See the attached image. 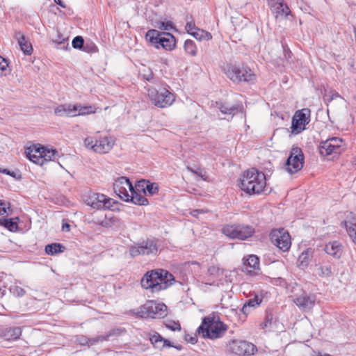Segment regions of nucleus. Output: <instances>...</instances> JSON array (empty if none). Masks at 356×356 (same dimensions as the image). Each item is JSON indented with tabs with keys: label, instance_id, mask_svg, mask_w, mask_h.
<instances>
[{
	"label": "nucleus",
	"instance_id": "0eeeda50",
	"mask_svg": "<svg viewBox=\"0 0 356 356\" xmlns=\"http://www.w3.org/2000/svg\"><path fill=\"white\" fill-rule=\"evenodd\" d=\"M137 314L145 318H162L168 314L167 306L162 302L149 300L138 308Z\"/></svg>",
	"mask_w": 356,
	"mask_h": 356
},
{
	"label": "nucleus",
	"instance_id": "c85d7f7f",
	"mask_svg": "<svg viewBox=\"0 0 356 356\" xmlns=\"http://www.w3.org/2000/svg\"><path fill=\"white\" fill-rule=\"evenodd\" d=\"M19 219L18 217L14 218H0V226L8 229L10 232H16L18 229V222Z\"/></svg>",
	"mask_w": 356,
	"mask_h": 356
},
{
	"label": "nucleus",
	"instance_id": "f704fd0d",
	"mask_svg": "<svg viewBox=\"0 0 356 356\" xmlns=\"http://www.w3.org/2000/svg\"><path fill=\"white\" fill-rule=\"evenodd\" d=\"M191 35L199 40H204L208 41L212 38V35L209 32L200 29H197L195 31L191 33Z\"/></svg>",
	"mask_w": 356,
	"mask_h": 356
},
{
	"label": "nucleus",
	"instance_id": "58836bf2",
	"mask_svg": "<svg viewBox=\"0 0 356 356\" xmlns=\"http://www.w3.org/2000/svg\"><path fill=\"white\" fill-rule=\"evenodd\" d=\"M165 327L172 331H180L181 327L178 321H167L165 323Z\"/></svg>",
	"mask_w": 356,
	"mask_h": 356
},
{
	"label": "nucleus",
	"instance_id": "7ed1b4c3",
	"mask_svg": "<svg viewBox=\"0 0 356 356\" xmlns=\"http://www.w3.org/2000/svg\"><path fill=\"white\" fill-rule=\"evenodd\" d=\"M227 329V326L219 320L218 316L210 315L202 319L197 331L204 338L215 339L221 337Z\"/></svg>",
	"mask_w": 356,
	"mask_h": 356
},
{
	"label": "nucleus",
	"instance_id": "4be33fe9",
	"mask_svg": "<svg viewBox=\"0 0 356 356\" xmlns=\"http://www.w3.org/2000/svg\"><path fill=\"white\" fill-rule=\"evenodd\" d=\"M243 260L242 271L250 275H254L255 274L254 271L259 269V257L254 254H251L249 255L248 258L243 259Z\"/></svg>",
	"mask_w": 356,
	"mask_h": 356
},
{
	"label": "nucleus",
	"instance_id": "8fccbe9b",
	"mask_svg": "<svg viewBox=\"0 0 356 356\" xmlns=\"http://www.w3.org/2000/svg\"><path fill=\"white\" fill-rule=\"evenodd\" d=\"M188 169L192 172L193 173L197 175V176L200 177L204 181H207V177L206 176V172L202 170V169L200 168H198L196 170H194L190 168H188Z\"/></svg>",
	"mask_w": 356,
	"mask_h": 356
},
{
	"label": "nucleus",
	"instance_id": "20e7f679",
	"mask_svg": "<svg viewBox=\"0 0 356 356\" xmlns=\"http://www.w3.org/2000/svg\"><path fill=\"white\" fill-rule=\"evenodd\" d=\"M27 158L33 163L43 165L44 161H54L58 156V152L39 143H33L25 149Z\"/></svg>",
	"mask_w": 356,
	"mask_h": 356
},
{
	"label": "nucleus",
	"instance_id": "6ab92c4d",
	"mask_svg": "<svg viewBox=\"0 0 356 356\" xmlns=\"http://www.w3.org/2000/svg\"><path fill=\"white\" fill-rule=\"evenodd\" d=\"M86 204L93 209H108L112 207V199L107 197L104 194L92 193L86 200Z\"/></svg>",
	"mask_w": 356,
	"mask_h": 356
},
{
	"label": "nucleus",
	"instance_id": "1a4fd4ad",
	"mask_svg": "<svg viewBox=\"0 0 356 356\" xmlns=\"http://www.w3.org/2000/svg\"><path fill=\"white\" fill-rule=\"evenodd\" d=\"M222 233L232 239L244 241L253 236L254 228L245 224L227 225L222 227Z\"/></svg>",
	"mask_w": 356,
	"mask_h": 356
},
{
	"label": "nucleus",
	"instance_id": "f257e3e1",
	"mask_svg": "<svg viewBox=\"0 0 356 356\" xmlns=\"http://www.w3.org/2000/svg\"><path fill=\"white\" fill-rule=\"evenodd\" d=\"M175 278L172 274L163 269L147 272L141 280V286L152 292H159L166 289L172 284Z\"/></svg>",
	"mask_w": 356,
	"mask_h": 356
},
{
	"label": "nucleus",
	"instance_id": "774afa93",
	"mask_svg": "<svg viewBox=\"0 0 356 356\" xmlns=\"http://www.w3.org/2000/svg\"><path fill=\"white\" fill-rule=\"evenodd\" d=\"M172 347H174L176 349L179 350H181L182 349V346L181 345H173L172 344Z\"/></svg>",
	"mask_w": 356,
	"mask_h": 356
},
{
	"label": "nucleus",
	"instance_id": "052dcab7",
	"mask_svg": "<svg viewBox=\"0 0 356 356\" xmlns=\"http://www.w3.org/2000/svg\"><path fill=\"white\" fill-rule=\"evenodd\" d=\"M95 223L98 224L99 225H102L103 227H108V225H109L108 222L106 220H97V221H95Z\"/></svg>",
	"mask_w": 356,
	"mask_h": 356
},
{
	"label": "nucleus",
	"instance_id": "2f4dec72",
	"mask_svg": "<svg viewBox=\"0 0 356 356\" xmlns=\"http://www.w3.org/2000/svg\"><path fill=\"white\" fill-rule=\"evenodd\" d=\"M219 105V110L223 114L234 115L238 111L237 105L229 106L227 103H217Z\"/></svg>",
	"mask_w": 356,
	"mask_h": 356
},
{
	"label": "nucleus",
	"instance_id": "a18cd8bd",
	"mask_svg": "<svg viewBox=\"0 0 356 356\" xmlns=\"http://www.w3.org/2000/svg\"><path fill=\"white\" fill-rule=\"evenodd\" d=\"M321 275L330 276L332 274V267L330 265H325L320 267Z\"/></svg>",
	"mask_w": 356,
	"mask_h": 356
},
{
	"label": "nucleus",
	"instance_id": "e433bc0d",
	"mask_svg": "<svg viewBox=\"0 0 356 356\" xmlns=\"http://www.w3.org/2000/svg\"><path fill=\"white\" fill-rule=\"evenodd\" d=\"M146 193H148L150 195L156 194L159 191V186L156 183H151L147 181L145 186Z\"/></svg>",
	"mask_w": 356,
	"mask_h": 356
},
{
	"label": "nucleus",
	"instance_id": "0e129e2a",
	"mask_svg": "<svg viewBox=\"0 0 356 356\" xmlns=\"http://www.w3.org/2000/svg\"><path fill=\"white\" fill-rule=\"evenodd\" d=\"M70 225L68 223H63L62 226V230L64 232H69L70 231Z\"/></svg>",
	"mask_w": 356,
	"mask_h": 356
},
{
	"label": "nucleus",
	"instance_id": "6e6552de",
	"mask_svg": "<svg viewBox=\"0 0 356 356\" xmlns=\"http://www.w3.org/2000/svg\"><path fill=\"white\" fill-rule=\"evenodd\" d=\"M147 92L152 104L159 108H165L170 106L175 99L173 93L164 87L159 88L150 87Z\"/></svg>",
	"mask_w": 356,
	"mask_h": 356
},
{
	"label": "nucleus",
	"instance_id": "603ef678",
	"mask_svg": "<svg viewBox=\"0 0 356 356\" xmlns=\"http://www.w3.org/2000/svg\"><path fill=\"white\" fill-rule=\"evenodd\" d=\"M337 98H341V97L337 92H332V95H325L324 97V99L327 102H330L331 101H332L335 99H337Z\"/></svg>",
	"mask_w": 356,
	"mask_h": 356
},
{
	"label": "nucleus",
	"instance_id": "69168bd1",
	"mask_svg": "<svg viewBox=\"0 0 356 356\" xmlns=\"http://www.w3.org/2000/svg\"><path fill=\"white\" fill-rule=\"evenodd\" d=\"M54 1L59 5L60 7L62 8H66V5L63 3V1L62 0H54Z\"/></svg>",
	"mask_w": 356,
	"mask_h": 356
},
{
	"label": "nucleus",
	"instance_id": "f8f14e48",
	"mask_svg": "<svg viewBox=\"0 0 356 356\" xmlns=\"http://www.w3.org/2000/svg\"><path fill=\"white\" fill-rule=\"evenodd\" d=\"M92 106H83L80 104H60L58 106L54 113L58 116L74 117L80 115H87L95 113Z\"/></svg>",
	"mask_w": 356,
	"mask_h": 356
},
{
	"label": "nucleus",
	"instance_id": "412c9836",
	"mask_svg": "<svg viewBox=\"0 0 356 356\" xmlns=\"http://www.w3.org/2000/svg\"><path fill=\"white\" fill-rule=\"evenodd\" d=\"M341 224L344 225L348 235L356 245V214L349 212Z\"/></svg>",
	"mask_w": 356,
	"mask_h": 356
},
{
	"label": "nucleus",
	"instance_id": "de8ad7c7",
	"mask_svg": "<svg viewBox=\"0 0 356 356\" xmlns=\"http://www.w3.org/2000/svg\"><path fill=\"white\" fill-rule=\"evenodd\" d=\"M284 0H267V4L269 7L270 10H271L275 7L280 6H282V2H284Z\"/></svg>",
	"mask_w": 356,
	"mask_h": 356
},
{
	"label": "nucleus",
	"instance_id": "c756f323",
	"mask_svg": "<svg viewBox=\"0 0 356 356\" xmlns=\"http://www.w3.org/2000/svg\"><path fill=\"white\" fill-rule=\"evenodd\" d=\"M129 198V202H132L135 204L147 205L149 204L147 199L140 194V193L137 192L134 188L131 191Z\"/></svg>",
	"mask_w": 356,
	"mask_h": 356
},
{
	"label": "nucleus",
	"instance_id": "c9c22d12",
	"mask_svg": "<svg viewBox=\"0 0 356 356\" xmlns=\"http://www.w3.org/2000/svg\"><path fill=\"white\" fill-rule=\"evenodd\" d=\"M184 48L186 54L192 56L197 55V47L194 41L192 40H186L184 42Z\"/></svg>",
	"mask_w": 356,
	"mask_h": 356
},
{
	"label": "nucleus",
	"instance_id": "423d86ee",
	"mask_svg": "<svg viewBox=\"0 0 356 356\" xmlns=\"http://www.w3.org/2000/svg\"><path fill=\"white\" fill-rule=\"evenodd\" d=\"M145 39L157 49L161 47L165 50L171 51L176 45V40L172 34L156 29L149 30L146 33Z\"/></svg>",
	"mask_w": 356,
	"mask_h": 356
},
{
	"label": "nucleus",
	"instance_id": "37998d69",
	"mask_svg": "<svg viewBox=\"0 0 356 356\" xmlns=\"http://www.w3.org/2000/svg\"><path fill=\"white\" fill-rule=\"evenodd\" d=\"M8 67V60L0 56V71L1 75H6L5 72L7 70V67Z\"/></svg>",
	"mask_w": 356,
	"mask_h": 356
},
{
	"label": "nucleus",
	"instance_id": "5fc2aeb1",
	"mask_svg": "<svg viewBox=\"0 0 356 356\" xmlns=\"http://www.w3.org/2000/svg\"><path fill=\"white\" fill-rule=\"evenodd\" d=\"M11 291L16 296H22L25 293V291L19 286H15Z\"/></svg>",
	"mask_w": 356,
	"mask_h": 356
},
{
	"label": "nucleus",
	"instance_id": "5701e85b",
	"mask_svg": "<svg viewBox=\"0 0 356 356\" xmlns=\"http://www.w3.org/2000/svg\"><path fill=\"white\" fill-rule=\"evenodd\" d=\"M325 252L336 259H339L343 251V246L337 241H332L327 243L324 248Z\"/></svg>",
	"mask_w": 356,
	"mask_h": 356
},
{
	"label": "nucleus",
	"instance_id": "39448f33",
	"mask_svg": "<svg viewBox=\"0 0 356 356\" xmlns=\"http://www.w3.org/2000/svg\"><path fill=\"white\" fill-rule=\"evenodd\" d=\"M224 73L234 83L243 82L252 83L256 80V75L247 65L227 64L224 67Z\"/></svg>",
	"mask_w": 356,
	"mask_h": 356
},
{
	"label": "nucleus",
	"instance_id": "680f3d73",
	"mask_svg": "<svg viewBox=\"0 0 356 356\" xmlns=\"http://www.w3.org/2000/svg\"><path fill=\"white\" fill-rule=\"evenodd\" d=\"M1 172L5 174V175H10L13 177H15V172H11L8 169H3V170H1Z\"/></svg>",
	"mask_w": 356,
	"mask_h": 356
},
{
	"label": "nucleus",
	"instance_id": "c03bdc74",
	"mask_svg": "<svg viewBox=\"0 0 356 356\" xmlns=\"http://www.w3.org/2000/svg\"><path fill=\"white\" fill-rule=\"evenodd\" d=\"M122 332H123V330H122L120 328L113 329V330H110L109 332H108L104 336V337H106V341H108L111 337L120 336Z\"/></svg>",
	"mask_w": 356,
	"mask_h": 356
},
{
	"label": "nucleus",
	"instance_id": "bb28decb",
	"mask_svg": "<svg viewBox=\"0 0 356 356\" xmlns=\"http://www.w3.org/2000/svg\"><path fill=\"white\" fill-rule=\"evenodd\" d=\"M262 297L255 295L254 298H250L244 304L241 309L245 315L249 314L251 311L257 307L262 302Z\"/></svg>",
	"mask_w": 356,
	"mask_h": 356
},
{
	"label": "nucleus",
	"instance_id": "a878e982",
	"mask_svg": "<svg viewBox=\"0 0 356 356\" xmlns=\"http://www.w3.org/2000/svg\"><path fill=\"white\" fill-rule=\"evenodd\" d=\"M15 38L17 40L21 50L26 55H31L33 52V47L30 42L20 31H16Z\"/></svg>",
	"mask_w": 356,
	"mask_h": 356
},
{
	"label": "nucleus",
	"instance_id": "dca6fc26",
	"mask_svg": "<svg viewBox=\"0 0 356 356\" xmlns=\"http://www.w3.org/2000/svg\"><path fill=\"white\" fill-rule=\"evenodd\" d=\"M272 243L280 250L286 252L291 245V236L284 228L273 229L270 233Z\"/></svg>",
	"mask_w": 356,
	"mask_h": 356
},
{
	"label": "nucleus",
	"instance_id": "6e6d98bb",
	"mask_svg": "<svg viewBox=\"0 0 356 356\" xmlns=\"http://www.w3.org/2000/svg\"><path fill=\"white\" fill-rule=\"evenodd\" d=\"M207 271L209 275H213L218 274L219 268L215 266H211L209 267Z\"/></svg>",
	"mask_w": 356,
	"mask_h": 356
},
{
	"label": "nucleus",
	"instance_id": "bf43d9fd",
	"mask_svg": "<svg viewBox=\"0 0 356 356\" xmlns=\"http://www.w3.org/2000/svg\"><path fill=\"white\" fill-rule=\"evenodd\" d=\"M144 79L147 81H150L154 78V74L152 72L149 71L148 74L143 75Z\"/></svg>",
	"mask_w": 356,
	"mask_h": 356
},
{
	"label": "nucleus",
	"instance_id": "cd10ccee",
	"mask_svg": "<svg viewBox=\"0 0 356 356\" xmlns=\"http://www.w3.org/2000/svg\"><path fill=\"white\" fill-rule=\"evenodd\" d=\"M22 330L19 327H8L2 331V337L7 341H15L19 338Z\"/></svg>",
	"mask_w": 356,
	"mask_h": 356
},
{
	"label": "nucleus",
	"instance_id": "ea45409f",
	"mask_svg": "<svg viewBox=\"0 0 356 356\" xmlns=\"http://www.w3.org/2000/svg\"><path fill=\"white\" fill-rule=\"evenodd\" d=\"M273 320V316L271 313H266L264 322L260 325L261 329H266L268 327Z\"/></svg>",
	"mask_w": 356,
	"mask_h": 356
},
{
	"label": "nucleus",
	"instance_id": "4468645a",
	"mask_svg": "<svg viewBox=\"0 0 356 356\" xmlns=\"http://www.w3.org/2000/svg\"><path fill=\"white\" fill-rule=\"evenodd\" d=\"M304 159L305 156L302 149L298 147H293L285 161V170L291 175L298 172L303 167Z\"/></svg>",
	"mask_w": 356,
	"mask_h": 356
},
{
	"label": "nucleus",
	"instance_id": "473e14b6",
	"mask_svg": "<svg viewBox=\"0 0 356 356\" xmlns=\"http://www.w3.org/2000/svg\"><path fill=\"white\" fill-rule=\"evenodd\" d=\"M65 247L60 243H51L45 246V252L47 254L54 255L60 252H63Z\"/></svg>",
	"mask_w": 356,
	"mask_h": 356
},
{
	"label": "nucleus",
	"instance_id": "a19ab883",
	"mask_svg": "<svg viewBox=\"0 0 356 356\" xmlns=\"http://www.w3.org/2000/svg\"><path fill=\"white\" fill-rule=\"evenodd\" d=\"M147 181L145 179L138 181L134 187L135 190L138 193L143 192L144 194H146L145 186L147 184Z\"/></svg>",
	"mask_w": 356,
	"mask_h": 356
},
{
	"label": "nucleus",
	"instance_id": "e2e57ef3",
	"mask_svg": "<svg viewBox=\"0 0 356 356\" xmlns=\"http://www.w3.org/2000/svg\"><path fill=\"white\" fill-rule=\"evenodd\" d=\"M204 213L203 210L195 209L191 212V214L194 217H197L200 213Z\"/></svg>",
	"mask_w": 356,
	"mask_h": 356
},
{
	"label": "nucleus",
	"instance_id": "393cba45",
	"mask_svg": "<svg viewBox=\"0 0 356 356\" xmlns=\"http://www.w3.org/2000/svg\"><path fill=\"white\" fill-rule=\"evenodd\" d=\"M270 11L277 20L281 19H288L289 16H293L289 6L285 3V1L282 2V6H276Z\"/></svg>",
	"mask_w": 356,
	"mask_h": 356
},
{
	"label": "nucleus",
	"instance_id": "13d9d810",
	"mask_svg": "<svg viewBox=\"0 0 356 356\" xmlns=\"http://www.w3.org/2000/svg\"><path fill=\"white\" fill-rule=\"evenodd\" d=\"M185 340L187 342H189V343H191L192 344H195L197 341V337H195V336L192 337V336H190V335H186L185 337Z\"/></svg>",
	"mask_w": 356,
	"mask_h": 356
},
{
	"label": "nucleus",
	"instance_id": "79ce46f5",
	"mask_svg": "<svg viewBox=\"0 0 356 356\" xmlns=\"http://www.w3.org/2000/svg\"><path fill=\"white\" fill-rule=\"evenodd\" d=\"M83 51L88 53H96L98 51L97 47L92 42L84 44Z\"/></svg>",
	"mask_w": 356,
	"mask_h": 356
},
{
	"label": "nucleus",
	"instance_id": "4d7b16f0",
	"mask_svg": "<svg viewBox=\"0 0 356 356\" xmlns=\"http://www.w3.org/2000/svg\"><path fill=\"white\" fill-rule=\"evenodd\" d=\"M7 209L9 207H6V204L0 201V215H3L7 213Z\"/></svg>",
	"mask_w": 356,
	"mask_h": 356
},
{
	"label": "nucleus",
	"instance_id": "ddd939ff",
	"mask_svg": "<svg viewBox=\"0 0 356 356\" xmlns=\"http://www.w3.org/2000/svg\"><path fill=\"white\" fill-rule=\"evenodd\" d=\"M158 239L148 238L129 248L131 257L138 255H156L158 252Z\"/></svg>",
	"mask_w": 356,
	"mask_h": 356
},
{
	"label": "nucleus",
	"instance_id": "7c9ffc66",
	"mask_svg": "<svg viewBox=\"0 0 356 356\" xmlns=\"http://www.w3.org/2000/svg\"><path fill=\"white\" fill-rule=\"evenodd\" d=\"M312 257V250L310 248L303 251L298 259V266L301 268H306Z\"/></svg>",
	"mask_w": 356,
	"mask_h": 356
},
{
	"label": "nucleus",
	"instance_id": "aec40b11",
	"mask_svg": "<svg viewBox=\"0 0 356 356\" xmlns=\"http://www.w3.org/2000/svg\"><path fill=\"white\" fill-rule=\"evenodd\" d=\"M294 303L302 310L309 311L313 308L316 302V296L304 293L293 298Z\"/></svg>",
	"mask_w": 356,
	"mask_h": 356
},
{
	"label": "nucleus",
	"instance_id": "09e8293b",
	"mask_svg": "<svg viewBox=\"0 0 356 356\" xmlns=\"http://www.w3.org/2000/svg\"><path fill=\"white\" fill-rule=\"evenodd\" d=\"M197 28L196 27L195 24V22L193 20L190 21V22H188L186 23V26H185L186 31L189 34H191V33H193V32L197 30Z\"/></svg>",
	"mask_w": 356,
	"mask_h": 356
},
{
	"label": "nucleus",
	"instance_id": "2eb2a0df",
	"mask_svg": "<svg viewBox=\"0 0 356 356\" xmlns=\"http://www.w3.org/2000/svg\"><path fill=\"white\" fill-rule=\"evenodd\" d=\"M310 120V109L305 108L296 111L291 120V134H300L306 130V126L309 123Z\"/></svg>",
	"mask_w": 356,
	"mask_h": 356
},
{
	"label": "nucleus",
	"instance_id": "3c124183",
	"mask_svg": "<svg viewBox=\"0 0 356 356\" xmlns=\"http://www.w3.org/2000/svg\"><path fill=\"white\" fill-rule=\"evenodd\" d=\"M106 341V337H104V335L97 336V337H96L95 338H92V339L90 338L89 346H93L99 341Z\"/></svg>",
	"mask_w": 356,
	"mask_h": 356
},
{
	"label": "nucleus",
	"instance_id": "9d476101",
	"mask_svg": "<svg viewBox=\"0 0 356 356\" xmlns=\"http://www.w3.org/2000/svg\"><path fill=\"white\" fill-rule=\"evenodd\" d=\"M346 149V144L342 138L332 137L322 141L319 145V153L323 156L332 155V159L341 154Z\"/></svg>",
	"mask_w": 356,
	"mask_h": 356
},
{
	"label": "nucleus",
	"instance_id": "338daca9",
	"mask_svg": "<svg viewBox=\"0 0 356 356\" xmlns=\"http://www.w3.org/2000/svg\"><path fill=\"white\" fill-rule=\"evenodd\" d=\"M284 51L285 53V56H288V58H290L291 57V55L292 54L291 52L289 51V49H284Z\"/></svg>",
	"mask_w": 356,
	"mask_h": 356
},
{
	"label": "nucleus",
	"instance_id": "9b49d317",
	"mask_svg": "<svg viewBox=\"0 0 356 356\" xmlns=\"http://www.w3.org/2000/svg\"><path fill=\"white\" fill-rule=\"evenodd\" d=\"M115 143V138L112 136H100L98 138L88 137L84 140L86 147L99 154L109 152Z\"/></svg>",
	"mask_w": 356,
	"mask_h": 356
},
{
	"label": "nucleus",
	"instance_id": "864d4df0",
	"mask_svg": "<svg viewBox=\"0 0 356 356\" xmlns=\"http://www.w3.org/2000/svg\"><path fill=\"white\" fill-rule=\"evenodd\" d=\"M159 28L161 30L168 31L172 29V23L171 22H161L160 23V25L159 26Z\"/></svg>",
	"mask_w": 356,
	"mask_h": 356
},
{
	"label": "nucleus",
	"instance_id": "72a5a7b5",
	"mask_svg": "<svg viewBox=\"0 0 356 356\" xmlns=\"http://www.w3.org/2000/svg\"><path fill=\"white\" fill-rule=\"evenodd\" d=\"M52 42L56 44V47L61 49H66L69 47L68 39L60 35L57 34L56 38L52 39Z\"/></svg>",
	"mask_w": 356,
	"mask_h": 356
},
{
	"label": "nucleus",
	"instance_id": "49530a36",
	"mask_svg": "<svg viewBox=\"0 0 356 356\" xmlns=\"http://www.w3.org/2000/svg\"><path fill=\"white\" fill-rule=\"evenodd\" d=\"M76 341L81 346L88 345L89 346L90 338L84 335H78L76 337Z\"/></svg>",
	"mask_w": 356,
	"mask_h": 356
},
{
	"label": "nucleus",
	"instance_id": "4c0bfd02",
	"mask_svg": "<svg viewBox=\"0 0 356 356\" xmlns=\"http://www.w3.org/2000/svg\"><path fill=\"white\" fill-rule=\"evenodd\" d=\"M72 45L74 49H83L84 47V40L82 36H76L74 38L72 42Z\"/></svg>",
	"mask_w": 356,
	"mask_h": 356
},
{
	"label": "nucleus",
	"instance_id": "f3484780",
	"mask_svg": "<svg viewBox=\"0 0 356 356\" xmlns=\"http://www.w3.org/2000/svg\"><path fill=\"white\" fill-rule=\"evenodd\" d=\"M229 353L237 355H253L257 350L256 346L252 343L242 340H233L227 344Z\"/></svg>",
	"mask_w": 356,
	"mask_h": 356
},
{
	"label": "nucleus",
	"instance_id": "b1692460",
	"mask_svg": "<svg viewBox=\"0 0 356 356\" xmlns=\"http://www.w3.org/2000/svg\"><path fill=\"white\" fill-rule=\"evenodd\" d=\"M149 341L155 348L162 350L167 346H172V344L168 339H165L158 332H154L149 334Z\"/></svg>",
	"mask_w": 356,
	"mask_h": 356
},
{
	"label": "nucleus",
	"instance_id": "f03ea898",
	"mask_svg": "<svg viewBox=\"0 0 356 356\" xmlns=\"http://www.w3.org/2000/svg\"><path fill=\"white\" fill-rule=\"evenodd\" d=\"M266 185V176L264 172L255 168L245 171L240 178V187L248 194H259Z\"/></svg>",
	"mask_w": 356,
	"mask_h": 356
},
{
	"label": "nucleus",
	"instance_id": "a211bd4d",
	"mask_svg": "<svg viewBox=\"0 0 356 356\" xmlns=\"http://www.w3.org/2000/svg\"><path fill=\"white\" fill-rule=\"evenodd\" d=\"M134 186L129 179L126 177H118L113 184L114 192L124 201L129 202V199Z\"/></svg>",
	"mask_w": 356,
	"mask_h": 356
}]
</instances>
